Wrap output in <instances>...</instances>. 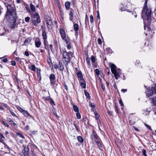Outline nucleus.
<instances>
[{
  "label": "nucleus",
  "instance_id": "2f4dec72",
  "mask_svg": "<svg viewBox=\"0 0 156 156\" xmlns=\"http://www.w3.org/2000/svg\"><path fill=\"white\" fill-rule=\"evenodd\" d=\"M37 76L39 78L40 80H41V76L40 74V70H39V72L38 70L37 71Z\"/></svg>",
  "mask_w": 156,
  "mask_h": 156
},
{
  "label": "nucleus",
  "instance_id": "58836bf2",
  "mask_svg": "<svg viewBox=\"0 0 156 156\" xmlns=\"http://www.w3.org/2000/svg\"><path fill=\"white\" fill-rule=\"evenodd\" d=\"M95 72L97 75H99V71L98 69H96L95 70Z\"/></svg>",
  "mask_w": 156,
  "mask_h": 156
},
{
  "label": "nucleus",
  "instance_id": "a19ab883",
  "mask_svg": "<svg viewBox=\"0 0 156 156\" xmlns=\"http://www.w3.org/2000/svg\"><path fill=\"white\" fill-rule=\"evenodd\" d=\"M18 109L19 110L20 112H21L22 113H23V112L24 111V110H23V109H22V108H21L20 107H19L18 108Z\"/></svg>",
  "mask_w": 156,
  "mask_h": 156
},
{
  "label": "nucleus",
  "instance_id": "ea45409f",
  "mask_svg": "<svg viewBox=\"0 0 156 156\" xmlns=\"http://www.w3.org/2000/svg\"><path fill=\"white\" fill-rule=\"evenodd\" d=\"M85 95L87 98H90L89 94L88 92H85Z\"/></svg>",
  "mask_w": 156,
  "mask_h": 156
},
{
  "label": "nucleus",
  "instance_id": "8fccbe9b",
  "mask_svg": "<svg viewBox=\"0 0 156 156\" xmlns=\"http://www.w3.org/2000/svg\"><path fill=\"white\" fill-rule=\"evenodd\" d=\"M54 68L56 69H58L59 68L57 64H54Z\"/></svg>",
  "mask_w": 156,
  "mask_h": 156
},
{
  "label": "nucleus",
  "instance_id": "5701e85b",
  "mask_svg": "<svg viewBox=\"0 0 156 156\" xmlns=\"http://www.w3.org/2000/svg\"><path fill=\"white\" fill-rule=\"evenodd\" d=\"M31 41V40L29 38H27L25 41L24 44L26 45L28 44Z\"/></svg>",
  "mask_w": 156,
  "mask_h": 156
},
{
  "label": "nucleus",
  "instance_id": "bb28decb",
  "mask_svg": "<svg viewBox=\"0 0 156 156\" xmlns=\"http://www.w3.org/2000/svg\"><path fill=\"white\" fill-rule=\"evenodd\" d=\"M65 5L66 9H68L70 7V3L69 2H66Z\"/></svg>",
  "mask_w": 156,
  "mask_h": 156
},
{
  "label": "nucleus",
  "instance_id": "7c9ffc66",
  "mask_svg": "<svg viewBox=\"0 0 156 156\" xmlns=\"http://www.w3.org/2000/svg\"><path fill=\"white\" fill-rule=\"evenodd\" d=\"M69 57V58H71L73 57V53L71 52H69L67 53Z\"/></svg>",
  "mask_w": 156,
  "mask_h": 156
},
{
  "label": "nucleus",
  "instance_id": "e2e57ef3",
  "mask_svg": "<svg viewBox=\"0 0 156 156\" xmlns=\"http://www.w3.org/2000/svg\"><path fill=\"white\" fill-rule=\"evenodd\" d=\"M133 127L136 131H139V130L136 127H135L134 126H133Z\"/></svg>",
  "mask_w": 156,
  "mask_h": 156
},
{
  "label": "nucleus",
  "instance_id": "2eb2a0df",
  "mask_svg": "<svg viewBox=\"0 0 156 156\" xmlns=\"http://www.w3.org/2000/svg\"><path fill=\"white\" fill-rule=\"evenodd\" d=\"M23 153L24 156H28L29 155V150L26 147H24V149L23 151Z\"/></svg>",
  "mask_w": 156,
  "mask_h": 156
},
{
  "label": "nucleus",
  "instance_id": "c9c22d12",
  "mask_svg": "<svg viewBox=\"0 0 156 156\" xmlns=\"http://www.w3.org/2000/svg\"><path fill=\"white\" fill-rule=\"evenodd\" d=\"M91 60L92 62L94 63L95 62V59L94 57L92 55L91 57Z\"/></svg>",
  "mask_w": 156,
  "mask_h": 156
},
{
  "label": "nucleus",
  "instance_id": "1a4fd4ad",
  "mask_svg": "<svg viewBox=\"0 0 156 156\" xmlns=\"http://www.w3.org/2000/svg\"><path fill=\"white\" fill-rule=\"evenodd\" d=\"M62 54L63 58L64 59L66 63H68L69 62L70 58L67 53L66 51H63Z\"/></svg>",
  "mask_w": 156,
  "mask_h": 156
},
{
  "label": "nucleus",
  "instance_id": "72a5a7b5",
  "mask_svg": "<svg viewBox=\"0 0 156 156\" xmlns=\"http://www.w3.org/2000/svg\"><path fill=\"white\" fill-rule=\"evenodd\" d=\"M144 125L147 127L148 129L150 130H152V129L151 128V127L148 124L145 123L144 124Z\"/></svg>",
  "mask_w": 156,
  "mask_h": 156
},
{
  "label": "nucleus",
  "instance_id": "dca6fc26",
  "mask_svg": "<svg viewBox=\"0 0 156 156\" xmlns=\"http://www.w3.org/2000/svg\"><path fill=\"white\" fill-rule=\"evenodd\" d=\"M7 121L10 123V124L11 125H13L15 126H16V124L11 119L9 118H7Z\"/></svg>",
  "mask_w": 156,
  "mask_h": 156
},
{
  "label": "nucleus",
  "instance_id": "f03ea898",
  "mask_svg": "<svg viewBox=\"0 0 156 156\" xmlns=\"http://www.w3.org/2000/svg\"><path fill=\"white\" fill-rule=\"evenodd\" d=\"M7 11L5 15L6 20L17 18V15L15 6L13 5L8 4L7 6Z\"/></svg>",
  "mask_w": 156,
  "mask_h": 156
},
{
  "label": "nucleus",
  "instance_id": "c03bdc74",
  "mask_svg": "<svg viewBox=\"0 0 156 156\" xmlns=\"http://www.w3.org/2000/svg\"><path fill=\"white\" fill-rule=\"evenodd\" d=\"M2 105L4 107L7 108L8 109L9 108V107L7 105V104L4 103H2Z\"/></svg>",
  "mask_w": 156,
  "mask_h": 156
},
{
  "label": "nucleus",
  "instance_id": "ddd939ff",
  "mask_svg": "<svg viewBox=\"0 0 156 156\" xmlns=\"http://www.w3.org/2000/svg\"><path fill=\"white\" fill-rule=\"evenodd\" d=\"M80 83L81 86L82 88H86L85 82L83 79L80 80Z\"/></svg>",
  "mask_w": 156,
  "mask_h": 156
},
{
  "label": "nucleus",
  "instance_id": "a18cd8bd",
  "mask_svg": "<svg viewBox=\"0 0 156 156\" xmlns=\"http://www.w3.org/2000/svg\"><path fill=\"white\" fill-rule=\"evenodd\" d=\"M143 152V154L145 156V155H147L146 154V151L145 149H143L142 150Z\"/></svg>",
  "mask_w": 156,
  "mask_h": 156
},
{
  "label": "nucleus",
  "instance_id": "37998d69",
  "mask_svg": "<svg viewBox=\"0 0 156 156\" xmlns=\"http://www.w3.org/2000/svg\"><path fill=\"white\" fill-rule=\"evenodd\" d=\"M30 20V18L29 17H27L25 18V21L26 22H28Z\"/></svg>",
  "mask_w": 156,
  "mask_h": 156
},
{
  "label": "nucleus",
  "instance_id": "f257e3e1",
  "mask_svg": "<svg viewBox=\"0 0 156 156\" xmlns=\"http://www.w3.org/2000/svg\"><path fill=\"white\" fill-rule=\"evenodd\" d=\"M147 4L146 2L144 3V6L142 11V17L143 19L144 24L147 23V21H148V24H149L151 21V9L150 7L147 6Z\"/></svg>",
  "mask_w": 156,
  "mask_h": 156
},
{
  "label": "nucleus",
  "instance_id": "864d4df0",
  "mask_svg": "<svg viewBox=\"0 0 156 156\" xmlns=\"http://www.w3.org/2000/svg\"><path fill=\"white\" fill-rule=\"evenodd\" d=\"M2 122L3 123V124H4V125L6 126V127H9V125L7 124L4 121H2Z\"/></svg>",
  "mask_w": 156,
  "mask_h": 156
},
{
  "label": "nucleus",
  "instance_id": "473e14b6",
  "mask_svg": "<svg viewBox=\"0 0 156 156\" xmlns=\"http://www.w3.org/2000/svg\"><path fill=\"white\" fill-rule=\"evenodd\" d=\"M16 134L17 135L19 136H20V137H21L22 138H24L23 136L21 133H20L16 132Z\"/></svg>",
  "mask_w": 156,
  "mask_h": 156
},
{
  "label": "nucleus",
  "instance_id": "5fc2aeb1",
  "mask_svg": "<svg viewBox=\"0 0 156 156\" xmlns=\"http://www.w3.org/2000/svg\"><path fill=\"white\" fill-rule=\"evenodd\" d=\"M60 14L62 18L63 19L64 17V13L63 12H60Z\"/></svg>",
  "mask_w": 156,
  "mask_h": 156
},
{
  "label": "nucleus",
  "instance_id": "a211bd4d",
  "mask_svg": "<svg viewBox=\"0 0 156 156\" xmlns=\"http://www.w3.org/2000/svg\"><path fill=\"white\" fill-rule=\"evenodd\" d=\"M77 77L80 78V80L83 79L82 74L81 71H79L77 73Z\"/></svg>",
  "mask_w": 156,
  "mask_h": 156
},
{
  "label": "nucleus",
  "instance_id": "4c0bfd02",
  "mask_svg": "<svg viewBox=\"0 0 156 156\" xmlns=\"http://www.w3.org/2000/svg\"><path fill=\"white\" fill-rule=\"evenodd\" d=\"M76 117L78 119H80L81 118V116L79 112L76 113Z\"/></svg>",
  "mask_w": 156,
  "mask_h": 156
},
{
  "label": "nucleus",
  "instance_id": "4d7b16f0",
  "mask_svg": "<svg viewBox=\"0 0 156 156\" xmlns=\"http://www.w3.org/2000/svg\"><path fill=\"white\" fill-rule=\"evenodd\" d=\"M25 55L27 56H29V54L28 51H25Z\"/></svg>",
  "mask_w": 156,
  "mask_h": 156
},
{
  "label": "nucleus",
  "instance_id": "6e6552de",
  "mask_svg": "<svg viewBox=\"0 0 156 156\" xmlns=\"http://www.w3.org/2000/svg\"><path fill=\"white\" fill-rule=\"evenodd\" d=\"M46 24L48 29H50L52 27V23L51 18L49 16L45 18Z\"/></svg>",
  "mask_w": 156,
  "mask_h": 156
},
{
  "label": "nucleus",
  "instance_id": "0e129e2a",
  "mask_svg": "<svg viewBox=\"0 0 156 156\" xmlns=\"http://www.w3.org/2000/svg\"><path fill=\"white\" fill-rule=\"evenodd\" d=\"M8 60L7 58H4L2 60V61L4 62H7Z\"/></svg>",
  "mask_w": 156,
  "mask_h": 156
},
{
  "label": "nucleus",
  "instance_id": "774afa93",
  "mask_svg": "<svg viewBox=\"0 0 156 156\" xmlns=\"http://www.w3.org/2000/svg\"><path fill=\"white\" fill-rule=\"evenodd\" d=\"M49 47L51 49V50H52V48H53V46L52 44H50L49 45Z\"/></svg>",
  "mask_w": 156,
  "mask_h": 156
},
{
  "label": "nucleus",
  "instance_id": "f3484780",
  "mask_svg": "<svg viewBox=\"0 0 156 156\" xmlns=\"http://www.w3.org/2000/svg\"><path fill=\"white\" fill-rule=\"evenodd\" d=\"M65 41L66 42V47L69 50H70L71 48V46L70 45V43L69 41V39L66 40Z\"/></svg>",
  "mask_w": 156,
  "mask_h": 156
},
{
  "label": "nucleus",
  "instance_id": "69168bd1",
  "mask_svg": "<svg viewBox=\"0 0 156 156\" xmlns=\"http://www.w3.org/2000/svg\"><path fill=\"white\" fill-rule=\"evenodd\" d=\"M10 112L11 114L13 116H16L15 114V113L13 112H12L11 111H10Z\"/></svg>",
  "mask_w": 156,
  "mask_h": 156
},
{
  "label": "nucleus",
  "instance_id": "4be33fe9",
  "mask_svg": "<svg viewBox=\"0 0 156 156\" xmlns=\"http://www.w3.org/2000/svg\"><path fill=\"white\" fill-rule=\"evenodd\" d=\"M74 23L73 25V27L74 28V30L77 31L79 30V26L78 24H77V23Z\"/></svg>",
  "mask_w": 156,
  "mask_h": 156
},
{
  "label": "nucleus",
  "instance_id": "680f3d73",
  "mask_svg": "<svg viewBox=\"0 0 156 156\" xmlns=\"http://www.w3.org/2000/svg\"><path fill=\"white\" fill-rule=\"evenodd\" d=\"M140 62L139 60H136V62L135 63V64L136 65H138L140 63Z\"/></svg>",
  "mask_w": 156,
  "mask_h": 156
},
{
  "label": "nucleus",
  "instance_id": "9b49d317",
  "mask_svg": "<svg viewBox=\"0 0 156 156\" xmlns=\"http://www.w3.org/2000/svg\"><path fill=\"white\" fill-rule=\"evenodd\" d=\"M151 23L149 24H148V21H147V23H145L144 24V30H146V28H147V29L148 30V32L149 34H151V33H150V32L151 33L152 32V31H151V29L150 28L149 26L151 24Z\"/></svg>",
  "mask_w": 156,
  "mask_h": 156
},
{
  "label": "nucleus",
  "instance_id": "603ef678",
  "mask_svg": "<svg viewBox=\"0 0 156 156\" xmlns=\"http://www.w3.org/2000/svg\"><path fill=\"white\" fill-rule=\"evenodd\" d=\"M50 103L51 105H55V103L54 101L52 99H51L50 100Z\"/></svg>",
  "mask_w": 156,
  "mask_h": 156
},
{
  "label": "nucleus",
  "instance_id": "423d86ee",
  "mask_svg": "<svg viewBox=\"0 0 156 156\" xmlns=\"http://www.w3.org/2000/svg\"><path fill=\"white\" fill-rule=\"evenodd\" d=\"M59 33L61 35V38L63 40L65 41L66 40L69 39V38L67 37L66 34L64 29L62 28H59Z\"/></svg>",
  "mask_w": 156,
  "mask_h": 156
},
{
  "label": "nucleus",
  "instance_id": "393cba45",
  "mask_svg": "<svg viewBox=\"0 0 156 156\" xmlns=\"http://www.w3.org/2000/svg\"><path fill=\"white\" fill-rule=\"evenodd\" d=\"M77 140L80 143H83V138L80 136H79L77 137Z\"/></svg>",
  "mask_w": 156,
  "mask_h": 156
},
{
  "label": "nucleus",
  "instance_id": "13d9d810",
  "mask_svg": "<svg viewBox=\"0 0 156 156\" xmlns=\"http://www.w3.org/2000/svg\"><path fill=\"white\" fill-rule=\"evenodd\" d=\"M119 103L120 105L122 106H123V103L121 100H120Z\"/></svg>",
  "mask_w": 156,
  "mask_h": 156
},
{
  "label": "nucleus",
  "instance_id": "338daca9",
  "mask_svg": "<svg viewBox=\"0 0 156 156\" xmlns=\"http://www.w3.org/2000/svg\"><path fill=\"white\" fill-rule=\"evenodd\" d=\"M0 137L2 138H3V139L5 138L4 136H3V134L0 132Z\"/></svg>",
  "mask_w": 156,
  "mask_h": 156
},
{
  "label": "nucleus",
  "instance_id": "a878e982",
  "mask_svg": "<svg viewBox=\"0 0 156 156\" xmlns=\"http://www.w3.org/2000/svg\"><path fill=\"white\" fill-rule=\"evenodd\" d=\"M42 36L43 40L46 39L47 38V36L46 33L45 31H43L42 33Z\"/></svg>",
  "mask_w": 156,
  "mask_h": 156
},
{
  "label": "nucleus",
  "instance_id": "052dcab7",
  "mask_svg": "<svg viewBox=\"0 0 156 156\" xmlns=\"http://www.w3.org/2000/svg\"><path fill=\"white\" fill-rule=\"evenodd\" d=\"M94 115H95V117L96 118V119H97L98 118V116L97 117V116H98V115L97 112H94Z\"/></svg>",
  "mask_w": 156,
  "mask_h": 156
},
{
  "label": "nucleus",
  "instance_id": "4468645a",
  "mask_svg": "<svg viewBox=\"0 0 156 156\" xmlns=\"http://www.w3.org/2000/svg\"><path fill=\"white\" fill-rule=\"evenodd\" d=\"M92 140L93 143H96L97 144L99 148L102 147V145L101 144L98 140H95L93 138H92Z\"/></svg>",
  "mask_w": 156,
  "mask_h": 156
},
{
  "label": "nucleus",
  "instance_id": "f704fd0d",
  "mask_svg": "<svg viewBox=\"0 0 156 156\" xmlns=\"http://www.w3.org/2000/svg\"><path fill=\"white\" fill-rule=\"evenodd\" d=\"M152 101L154 105L156 106V98L154 97L152 99Z\"/></svg>",
  "mask_w": 156,
  "mask_h": 156
},
{
  "label": "nucleus",
  "instance_id": "412c9836",
  "mask_svg": "<svg viewBox=\"0 0 156 156\" xmlns=\"http://www.w3.org/2000/svg\"><path fill=\"white\" fill-rule=\"evenodd\" d=\"M30 6L31 10L33 12L35 11V7L31 3L30 4Z\"/></svg>",
  "mask_w": 156,
  "mask_h": 156
},
{
  "label": "nucleus",
  "instance_id": "de8ad7c7",
  "mask_svg": "<svg viewBox=\"0 0 156 156\" xmlns=\"http://www.w3.org/2000/svg\"><path fill=\"white\" fill-rule=\"evenodd\" d=\"M11 63L12 65L14 66H15L16 65V63L15 62L13 61H12L11 62Z\"/></svg>",
  "mask_w": 156,
  "mask_h": 156
},
{
  "label": "nucleus",
  "instance_id": "49530a36",
  "mask_svg": "<svg viewBox=\"0 0 156 156\" xmlns=\"http://www.w3.org/2000/svg\"><path fill=\"white\" fill-rule=\"evenodd\" d=\"M89 105L91 107H95L94 104L90 102L89 103Z\"/></svg>",
  "mask_w": 156,
  "mask_h": 156
},
{
  "label": "nucleus",
  "instance_id": "79ce46f5",
  "mask_svg": "<svg viewBox=\"0 0 156 156\" xmlns=\"http://www.w3.org/2000/svg\"><path fill=\"white\" fill-rule=\"evenodd\" d=\"M94 139L93 137H91V139L93 138L95 140H96V139L97 140L98 139V136L96 134H94Z\"/></svg>",
  "mask_w": 156,
  "mask_h": 156
},
{
  "label": "nucleus",
  "instance_id": "c85d7f7f",
  "mask_svg": "<svg viewBox=\"0 0 156 156\" xmlns=\"http://www.w3.org/2000/svg\"><path fill=\"white\" fill-rule=\"evenodd\" d=\"M44 45L45 48L47 49V48L48 47V42L46 39H44Z\"/></svg>",
  "mask_w": 156,
  "mask_h": 156
},
{
  "label": "nucleus",
  "instance_id": "9d476101",
  "mask_svg": "<svg viewBox=\"0 0 156 156\" xmlns=\"http://www.w3.org/2000/svg\"><path fill=\"white\" fill-rule=\"evenodd\" d=\"M49 79L50 80L51 84H55V75L53 74L50 75L49 76Z\"/></svg>",
  "mask_w": 156,
  "mask_h": 156
},
{
  "label": "nucleus",
  "instance_id": "cd10ccee",
  "mask_svg": "<svg viewBox=\"0 0 156 156\" xmlns=\"http://www.w3.org/2000/svg\"><path fill=\"white\" fill-rule=\"evenodd\" d=\"M73 108L75 112H78L79 111V109L78 107L76 105H73Z\"/></svg>",
  "mask_w": 156,
  "mask_h": 156
},
{
  "label": "nucleus",
  "instance_id": "f8f14e48",
  "mask_svg": "<svg viewBox=\"0 0 156 156\" xmlns=\"http://www.w3.org/2000/svg\"><path fill=\"white\" fill-rule=\"evenodd\" d=\"M35 41V46L37 48H39L41 44L40 40H39V38H36Z\"/></svg>",
  "mask_w": 156,
  "mask_h": 156
},
{
  "label": "nucleus",
  "instance_id": "6e6d98bb",
  "mask_svg": "<svg viewBox=\"0 0 156 156\" xmlns=\"http://www.w3.org/2000/svg\"><path fill=\"white\" fill-rule=\"evenodd\" d=\"M98 43L99 44H101L102 42H101V39H100V38L98 39Z\"/></svg>",
  "mask_w": 156,
  "mask_h": 156
},
{
  "label": "nucleus",
  "instance_id": "20e7f679",
  "mask_svg": "<svg viewBox=\"0 0 156 156\" xmlns=\"http://www.w3.org/2000/svg\"><path fill=\"white\" fill-rule=\"evenodd\" d=\"M34 20H33V23L34 25L37 26V24L41 22L40 16L37 13H36L34 15Z\"/></svg>",
  "mask_w": 156,
  "mask_h": 156
},
{
  "label": "nucleus",
  "instance_id": "39448f33",
  "mask_svg": "<svg viewBox=\"0 0 156 156\" xmlns=\"http://www.w3.org/2000/svg\"><path fill=\"white\" fill-rule=\"evenodd\" d=\"M17 18L7 20L9 23L8 25L11 29H14L16 26V23Z\"/></svg>",
  "mask_w": 156,
  "mask_h": 156
},
{
  "label": "nucleus",
  "instance_id": "0eeeda50",
  "mask_svg": "<svg viewBox=\"0 0 156 156\" xmlns=\"http://www.w3.org/2000/svg\"><path fill=\"white\" fill-rule=\"evenodd\" d=\"M146 93L148 97L152 95L154 93L156 94V85H155L154 87H152L151 90H147Z\"/></svg>",
  "mask_w": 156,
  "mask_h": 156
},
{
  "label": "nucleus",
  "instance_id": "7ed1b4c3",
  "mask_svg": "<svg viewBox=\"0 0 156 156\" xmlns=\"http://www.w3.org/2000/svg\"><path fill=\"white\" fill-rule=\"evenodd\" d=\"M110 67L112 74L114 75L115 79L118 80L120 78V75L122 73L121 70L119 69H117L116 66L113 64H110Z\"/></svg>",
  "mask_w": 156,
  "mask_h": 156
},
{
  "label": "nucleus",
  "instance_id": "09e8293b",
  "mask_svg": "<svg viewBox=\"0 0 156 156\" xmlns=\"http://www.w3.org/2000/svg\"><path fill=\"white\" fill-rule=\"evenodd\" d=\"M24 129H25L26 130H28L29 129V127L28 125L26 126L25 127Z\"/></svg>",
  "mask_w": 156,
  "mask_h": 156
},
{
  "label": "nucleus",
  "instance_id": "aec40b11",
  "mask_svg": "<svg viewBox=\"0 0 156 156\" xmlns=\"http://www.w3.org/2000/svg\"><path fill=\"white\" fill-rule=\"evenodd\" d=\"M22 114L24 115L25 116L27 117H30V114L26 111L24 110Z\"/></svg>",
  "mask_w": 156,
  "mask_h": 156
},
{
  "label": "nucleus",
  "instance_id": "c756f323",
  "mask_svg": "<svg viewBox=\"0 0 156 156\" xmlns=\"http://www.w3.org/2000/svg\"><path fill=\"white\" fill-rule=\"evenodd\" d=\"M30 70L34 71L36 69V67L34 65H32L30 66Z\"/></svg>",
  "mask_w": 156,
  "mask_h": 156
},
{
  "label": "nucleus",
  "instance_id": "3c124183",
  "mask_svg": "<svg viewBox=\"0 0 156 156\" xmlns=\"http://www.w3.org/2000/svg\"><path fill=\"white\" fill-rule=\"evenodd\" d=\"M101 86L102 88L103 89V90H105V87L103 84H102V83L101 84Z\"/></svg>",
  "mask_w": 156,
  "mask_h": 156
},
{
  "label": "nucleus",
  "instance_id": "bf43d9fd",
  "mask_svg": "<svg viewBox=\"0 0 156 156\" xmlns=\"http://www.w3.org/2000/svg\"><path fill=\"white\" fill-rule=\"evenodd\" d=\"M53 114L54 115L56 116L57 118H59L58 116L57 115L56 112L54 111L53 112Z\"/></svg>",
  "mask_w": 156,
  "mask_h": 156
},
{
  "label": "nucleus",
  "instance_id": "b1692460",
  "mask_svg": "<svg viewBox=\"0 0 156 156\" xmlns=\"http://www.w3.org/2000/svg\"><path fill=\"white\" fill-rule=\"evenodd\" d=\"M59 65L60 66V70L63 71L64 69L63 66L62 65V63L61 62H59Z\"/></svg>",
  "mask_w": 156,
  "mask_h": 156
},
{
  "label": "nucleus",
  "instance_id": "6ab92c4d",
  "mask_svg": "<svg viewBox=\"0 0 156 156\" xmlns=\"http://www.w3.org/2000/svg\"><path fill=\"white\" fill-rule=\"evenodd\" d=\"M69 19L70 21H72L73 19V13L71 12L70 11L69 13Z\"/></svg>",
  "mask_w": 156,
  "mask_h": 156
},
{
  "label": "nucleus",
  "instance_id": "e433bc0d",
  "mask_svg": "<svg viewBox=\"0 0 156 156\" xmlns=\"http://www.w3.org/2000/svg\"><path fill=\"white\" fill-rule=\"evenodd\" d=\"M90 21L91 23H92L94 22L93 16L92 15L90 16Z\"/></svg>",
  "mask_w": 156,
  "mask_h": 156
}]
</instances>
